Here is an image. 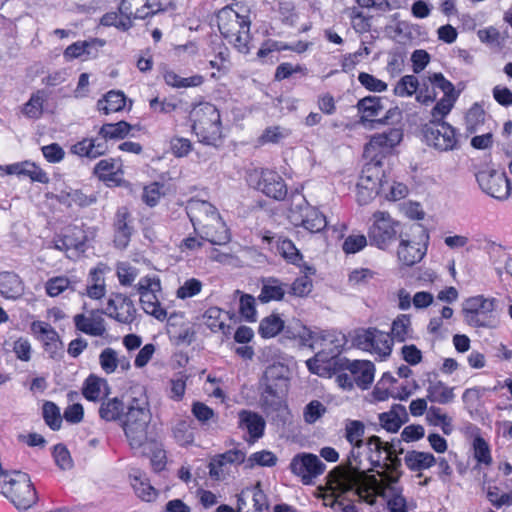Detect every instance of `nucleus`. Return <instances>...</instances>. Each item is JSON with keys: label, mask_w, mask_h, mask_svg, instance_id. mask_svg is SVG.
I'll use <instances>...</instances> for the list:
<instances>
[{"label": "nucleus", "mask_w": 512, "mask_h": 512, "mask_svg": "<svg viewBox=\"0 0 512 512\" xmlns=\"http://www.w3.org/2000/svg\"><path fill=\"white\" fill-rule=\"evenodd\" d=\"M152 415L146 400L133 399L122 424L126 439L132 450L145 454L147 447L156 442L155 427L151 424Z\"/></svg>", "instance_id": "1"}, {"label": "nucleus", "mask_w": 512, "mask_h": 512, "mask_svg": "<svg viewBox=\"0 0 512 512\" xmlns=\"http://www.w3.org/2000/svg\"><path fill=\"white\" fill-rule=\"evenodd\" d=\"M192 131L199 142L216 146L222 138V121L218 108L209 102L195 105L190 112Z\"/></svg>", "instance_id": "2"}, {"label": "nucleus", "mask_w": 512, "mask_h": 512, "mask_svg": "<svg viewBox=\"0 0 512 512\" xmlns=\"http://www.w3.org/2000/svg\"><path fill=\"white\" fill-rule=\"evenodd\" d=\"M216 18L221 35L239 52L249 53L251 40L249 17L242 16L230 6H226L218 11Z\"/></svg>", "instance_id": "3"}, {"label": "nucleus", "mask_w": 512, "mask_h": 512, "mask_svg": "<svg viewBox=\"0 0 512 512\" xmlns=\"http://www.w3.org/2000/svg\"><path fill=\"white\" fill-rule=\"evenodd\" d=\"M286 371L282 364H274L266 369L260 395V404L265 411H279L285 405L288 392V379L284 376Z\"/></svg>", "instance_id": "4"}, {"label": "nucleus", "mask_w": 512, "mask_h": 512, "mask_svg": "<svg viewBox=\"0 0 512 512\" xmlns=\"http://www.w3.org/2000/svg\"><path fill=\"white\" fill-rule=\"evenodd\" d=\"M359 449L352 446L346 469L341 473L340 480L343 484L356 486L360 497H373L381 491L383 486L376 476L366 474V470L362 468Z\"/></svg>", "instance_id": "5"}, {"label": "nucleus", "mask_w": 512, "mask_h": 512, "mask_svg": "<svg viewBox=\"0 0 512 512\" xmlns=\"http://www.w3.org/2000/svg\"><path fill=\"white\" fill-rule=\"evenodd\" d=\"M496 306L497 300L493 297H469L462 306L464 322L474 328H494L497 325Z\"/></svg>", "instance_id": "6"}, {"label": "nucleus", "mask_w": 512, "mask_h": 512, "mask_svg": "<svg viewBox=\"0 0 512 512\" xmlns=\"http://www.w3.org/2000/svg\"><path fill=\"white\" fill-rule=\"evenodd\" d=\"M14 477L3 480L1 484L2 494L20 510H27L37 501L36 490L31 483L28 474L15 471Z\"/></svg>", "instance_id": "7"}, {"label": "nucleus", "mask_w": 512, "mask_h": 512, "mask_svg": "<svg viewBox=\"0 0 512 512\" xmlns=\"http://www.w3.org/2000/svg\"><path fill=\"white\" fill-rule=\"evenodd\" d=\"M411 230H413L412 238L399 234L397 257L404 266H413L420 262L427 252L429 235L426 230L420 225H414Z\"/></svg>", "instance_id": "8"}, {"label": "nucleus", "mask_w": 512, "mask_h": 512, "mask_svg": "<svg viewBox=\"0 0 512 512\" xmlns=\"http://www.w3.org/2000/svg\"><path fill=\"white\" fill-rule=\"evenodd\" d=\"M356 108L361 114L360 124L366 126L369 123V127L373 128L374 124H398L402 121V111L399 107L390 108L384 117L375 119L384 110L382 98L378 96H367L360 99Z\"/></svg>", "instance_id": "9"}, {"label": "nucleus", "mask_w": 512, "mask_h": 512, "mask_svg": "<svg viewBox=\"0 0 512 512\" xmlns=\"http://www.w3.org/2000/svg\"><path fill=\"white\" fill-rule=\"evenodd\" d=\"M371 221L368 228L370 244L382 250L387 249L399 237L400 223L384 211L374 212Z\"/></svg>", "instance_id": "10"}, {"label": "nucleus", "mask_w": 512, "mask_h": 512, "mask_svg": "<svg viewBox=\"0 0 512 512\" xmlns=\"http://www.w3.org/2000/svg\"><path fill=\"white\" fill-rule=\"evenodd\" d=\"M300 339L303 346L309 349H320L319 352H325L341 350L345 347L348 342L347 336L340 331L337 330H320L315 329L311 330L308 328H303L302 333L300 334Z\"/></svg>", "instance_id": "11"}, {"label": "nucleus", "mask_w": 512, "mask_h": 512, "mask_svg": "<svg viewBox=\"0 0 512 512\" xmlns=\"http://www.w3.org/2000/svg\"><path fill=\"white\" fill-rule=\"evenodd\" d=\"M351 346L364 352H391L392 338L390 333L383 332L377 328H358L349 334Z\"/></svg>", "instance_id": "12"}, {"label": "nucleus", "mask_w": 512, "mask_h": 512, "mask_svg": "<svg viewBox=\"0 0 512 512\" xmlns=\"http://www.w3.org/2000/svg\"><path fill=\"white\" fill-rule=\"evenodd\" d=\"M248 182L263 194L275 200H283L287 195V186L276 171L254 169L248 175Z\"/></svg>", "instance_id": "13"}, {"label": "nucleus", "mask_w": 512, "mask_h": 512, "mask_svg": "<svg viewBox=\"0 0 512 512\" xmlns=\"http://www.w3.org/2000/svg\"><path fill=\"white\" fill-rule=\"evenodd\" d=\"M424 135L428 145L440 152L451 151L459 146L456 130L447 122L430 121L425 126Z\"/></svg>", "instance_id": "14"}, {"label": "nucleus", "mask_w": 512, "mask_h": 512, "mask_svg": "<svg viewBox=\"0 0 512 512\" xmlns=\"http://www.w3.org/2000/svg\"><path fill=\"white\" fill-rule=\"evenodd\" d=\"M403 139V130L399 127L389 128L386 131L371 135L369 142L365 145L364 152L373 160L391 154L393 149Z\"/></svg>", "instance_id": "15"}, {"label": "nucleus", "mask_w": 512, "mask_h": 512, "mask_svg": "<svg viewBox=\"0 0 512 512\" xmlns=\"http://www.w3.org/2000/svg\"><path fill=\"white\" fill-rule=\"evenodd\" d=\"M476 180L485 194L497 200H505L510 195L511 185L504 172L482 170L476 174Z\"/></svg>", "instance_id": "16"}, {"label": "nucleus", "mask_w": 512, "mask_h": 512, "mask_svg": "<svg viewBox=\"0 0 512 512\" xmlns=\"http://www.w3.org/2000/svg\"><path fill=\"white\" fill-rule=\"evenodd\" d=\"M289 468L301 478L303 484L310 485L313 479L324 472L325 464L314 454L299 453L292 458Z\"/></svg>", "instance_id": "17"}, {"label": "nucleus", "mask_w": 512, "mask_h": 512, "mask_svg": "<svg viewBox=\"0 0 512 512\" xmlns=\"http://www.w3.org/2000/svg\"><path fill=\"white\" fill-rule=\"evenodd\" d=\"M310 372L321 377H331L346 369L349 360L342 357L341 354H315L314 357L306 361Z\"/></svg>", "instance_id": "18"}, {"label": "nucleus", "mask_w": 512, "mask_h": 512, "mask_svg": "<svg viewBox=\"0 0 512 512\" xmlns=\"http://www.w3.org/2000/svg\"><path fill=\"white\" fill-rule=\"evenodd\" d=\"M133 217L126 206L119 207L113 218L114 245L116 248L125 249L133 233Z\"/></svg>", "instance_id": "19"}, {"label": "nucleus", "mask_w": 512, "mask_h": 512, "mask_svg": "<svg viewBox=\"0 0 512 512\" xmlns=\"http://www.w3.org/2000/svg\"><path fill=\"white\" fill-rule=\"evenodd\" d=\"M104 313L118 322L129 324L136 316L132 300L123 294H113L108 299Z\"/></svg>", "instance_id": "20"}, {"label": "nucleus", "mask_w": 512, "mask_h": 512, "mask_svg": "<svg viewBox=\"0 0 512 512\" xmlns=\"http://www.w3.org/2000/svg\"><path fill=\"white\" fill-rule=\"evenodd\" d=\"M73 322L77 331L89 336L102 337L107 331L105 319L99 310L76 314Z\"/></svg>", "instance_id": "21"}, {"label": "nucleus", "mask_w": 512, "mask_h": 512, "mask_svg": "<svg viewBox=\"0 0 512 512\" xmlns=\"http://www.w3.org/2000/svg\"><path fill=\"white\" fill-rule=\"evenodd\" d=\"M238 419V428L248 432L247 443L253 444L264 435L266 422L260 414L243 409L238 412Z\"/></svg>", "instance_id": "22"}, {"label": "nucleus", "mask_w": 512, "mask_h": 512, "mask_svg": "<svg viewBox=\"0 0 512 512\" xmlns=\"http://www.w3.org/2000/svg\"><path fill=\"white\" fill-rule=\"evenodd\" d=\"M187 214L196 229L220 216L215 206L204 200L192 199L187 205Z\"/></svg>", "instance_id": "23"}, {"label": "nucleus", "mask_w": 512, "mask_h": 512, "mask_svg": "<svg viewBox=\"0 0 512 512\" xmlns=\"http://www.w3.org/2000/svg\"><path fill=\"white\" fill-rule=\"evenodd\" d=\"M183 313H173L168 318V333L176 345H190L196 337L194 327L190 323H182L178 327L179 320H183Z\"/></svg>", "instance_id": "24"}, {"label": "nucleus", "mask_w": 512, "mask_h": 512, "mask_svg": "<svg viewBox=\"0 0 512 512\" xmlns=\"http://www.w3.org/2000/svg\"><path fill=\"white\" fill-rule=\"evenodd\" d=\"M203 324L213 333H220L228 338L231 335L232 327L228 321L230 317L227 312L219 307H209L202 315Z\"/></svg>", "instance_id": "25"}, {"label": "nucleus", "mask_w": 512, "mask_h": 512, "mask_svg": "<svg viewBox=\"0 0 512 512\" xmlns=\"http://www.w3.org/2000/svg\"><path fill=\"white\" fill-rule=\"evenodd\" d=\"M108 150V144H105L104 140L98 135L96 137L83 138L71 147V153L90 160L105 155Z\"/></svg>", "instance_id": "26"}, {"label": "nucleus", "mask_w": 512, "mask_h": 512, "mask_svg": "<svg viewBox=\"0 0 512 512\" xmlns=\"http://www.w3.org/2000/svg\"><path fill=\"white\" fill-rule=\"evenodd\" d=\"M199 229L202 239H205L212 245H226L231 240L230 231L221 216H218L209 223H205Z\"/></svg>", "instance_id": "27"}, {"label": "nucleus", "mask_w": 512, "mask_h": 512, "mask_svg": "<svg viewBox=\"0 0 512 512\" xmlns=\"http://www.w3.org/2000/svg\"><path fill=\"white\" fill-rule=\"evenodd\" d=\"M346 369L350 371L355 384L363 390L369 388L374 380L375 367L371 361H349V364L346 366Z\"/></svg>", "instance_id": "28"}, {"label": "nucleus", "mask_w": 512, "mask_h": 512, "mask_svg": "<svg viewBox=\"0 0 512 512\" xmlns=\"http://www.w3.org/2000/svg\"><path fill=\"white\" fill-rule=\"evenodd\" d=\"M81 280L75 276L61 275L52 277L45 283V291L50 297H57L65 292H78Z\"/></svg>", "instance_id": "29"}, {"label": "nucleus", "mask_w": 512, "mask_h": 512, "mask_svg": "<svg viewBox=\"0 0 512 512\" xmlns=\"http://www.w3.org/2000/svg\"><path fill=\"white\" fill-rule=\"evenodd\" d=\"M55 199L58 203L67 207L76 205L78 207H88L97 201V196L94 193L86 194L80 189L66 188L60 190Z\"/></svg>", "instance_id": "30"}, {"label": "nucleus", "mask_w": 512, "mask_h": 512, "mask_svg": "<svg viewBox=\"0 0 512 512\" xmlns=\"http://www.w3.org/2000/svg\"><path fill=\"white\" fill-rule=\"evenodd\" d=\"M401 465V460L397 457L395 446H393L392 454L386 455L382 462V466L378 467L383 470L381 472L378 471V475L381 477V480L379 481L383 486L381 490L384 489L385 485L398 482L402 475Z\"/></svg>", "instance_id": "31"}, {"label": "nucleus", "mask_w": 512, "mask_h": 512, "mask_svg": "<svg viewBox=\"0 0 512 512\" xmlns=\"http://www.w3.org/2000/svg\"><path fill=\"white\" fill-rule=\"evenodd\" d=\"M368 449V459L373 467L382 466L386 455L392 454L393 443L383 442L378 436H371L364 443Z\"/></svg>", "instance_id": "32"}, {"label": "nucleus", "mask_w": 512, "mask_h": 512, "mask_svg": "<svg viewBox=\"0 0 512 512\" xmlns=\"http://www.w3.org/2000/svg\"><path fill=\"white\" fill-rule=\"evenodd\" d=\"M381 176L380 160H376L375 163L364 166L357 184L361 188L373 187V190L385 191V184L382 182Z\"/></svg>", "instance_id": "33"}, {"label": "nucleus", "mask_w": 512, "mask_h": 512, "mask_svg": "<svg viewBox=\"0 0 512 512\" xmlns=\"http://www.w3.org/2000/svg\"><path fill=\"white\" fill-rule=\"evenodd\" d=\"M0 293L9 299H17L24 293V283L14 272L0 273Z\"/></svg>", "instance_id": "34"}, {"label": "nucleus", "mask_w": 512, "mask_h": 512, "mask_svg": "<svg viewBox=\"0 0 512 512\" xmlns=\"http://www.w3.org/2000/svg\"><path fill=\"white\" fill-rule=\"evenodd\" d=\"M379 420L387 431L396 432L408 420V414L403 405L397 404L390 411L380 414Z\"/></svg>", "instance_id": "35"}, {"label": "nucleus", "mask_w": 512, "mask_h": 512, "mask_svg": "<svg viewBox=\"0 0 512 512\" xmlns=\"http://www.w3.org/2000/svg\"><path fill=\"white\" fill-rule=\"evenodd\" d=\"M126 106V96L122 91L111 90L97 101V109L105 115L122 111Z\"/></svg>", "instance_id": "36"}, {"label": "nucleus", "mask_w": 512, "mask_h": 512, "mask_svg": "<svg viewBox=\"0 0 512 512\" xmlns=\"http://www.w3.org/2000/svg\"><path fill=\"white\" fill-rule=\"evenodd\" d=\"M33 330L40 334V339L46 352H57L63 349V343L59 339L57 332L49 324L44 322L33 323Z\"/></svg>", "instance_id": "37"}, {"label": "nucleus", "mask_w": 512, "mask_h": 512, "mask_svg": "<svg viewBox=\"0 0 512 512\" xmlns=\"http://www.w3.org/2000/svg\"><path fill=\"white\" fill-rule=\"evenodd\" d=\"M131 485L138 498L145 502H152L158 497V491L150 484L149 479L137 471L130 476Z\"/></svg>", "instance_id": "38"}, {"label": "nucleus", "mask_w": 512, "mask_h": 512, "mask_svg": "<svg viewBox=\"0 0 512 512\" xmlns=\"http://www.w3.org/2000/svg\"><path fill=\"white\" fill-rule=\"evenodd\" d=\"M404 463L411 471H422L436 464V458L428 452L416 450L408 451L404 456Z\"/></svg>", "instance_id": "39"}, {"label": "nucleus", "mask_w": 512, "mask_h": 512, "mask_svg": "<svg viewBox=\"0 0 512 512\" xmlns=\"http://www.w3.org/2000/svg\"><path fill=\"white\" fill-rule=\"evenodd\" d=\"M426 397L431 402L445 405L454 400V388L441 381H429Z\"/></svg>", "instance_id": "40"}, {"label": "nucleus", "mask_w": 512, "mask_h": 512, "mask_svg": "<svg viewBox=\"0 0 512 512\" xmlns=\"http://www.w3.org/2000/svg\"><path fill=\"white\" fill-rule=\"evenodd\" d=\"M130 130L131 125L126 121L105 123L100 127L98 136L104 140L105 144H108L109 140L124 139L129 134Z\"/></svg>", "instance_id": "41"}, {"label": "nucleus", "mask_w": 512, "mask_h": 512, "mask_svg": "<svg viewBox=\"0 0 512 512\" xmlns=\"http://www.w3.org/2000/svg\"><path fill=\"white\" fill-rule=\"evenodd\" d=\"M160 292L145 293L140 297L142 309L149 315L153 316L159 321L167 319V311L162 307L159 301Z\"/></svg>", "instance_id": "42"}, {"label": "nucleus", "mask_w": 512, "mask_h": 512, "mask_svg": "<svg viewBox=\"0 0 512 512\" xmlns=\"http://www.w3.org/2000/svg\"><path fill=\"white\" fill-rule=\"evenodd\" d=\"M125 406L121 399L114 397L102 401L99 407V416L105 421H116L120 419Z\"/></svg>", "instance_id": "43"}, {"label": "nucleus", "mask_w": 512, "mask_h": 512, "mask_svg": "<svg viewBox=\"0 0 512 512\" xmlns=\"http://www.w3.org/2000/svg\"><path fill=\"white\" fill-rule=\"evenodd\" d=\"M119 172H121V163L113 158L100 160L93 170V173L104 181H115Z\"/></svg>", "instance_id": "44"}, {"label": "nucleus", "mask_w": 512, "mask_h": 512, "mask_svg": "<svg viewBox=\"0 0 512 512\" xmlns=\"http://www.w3.org/2000/svg\"><path fill=\"white\" fill-rule=\"evenodd\" d=\"M163 78L167 85L177 89L197 87L204 82V77L202 75L197 74L184 78L172 70L165 71Z\"/></svg>", "instance_id": "45"}, {"label": "nucleus", "mask_w": 512, "mask_h": 512, "mask_svg": "<svg viewBox=\"0 0 512 512\" xmlns=\"http://www.w3.org/2000/svg\"><path fill=\"white\" fill-rule=\"evenodd\" d=\"M284 295V285L280 283L279 280L270 278L266 282H264L258 299L262 303H267L270 301H279L283 299Z\"/></svg>", "instance_id": "46"}, {"label": "nucleus", "mask_w": 512, "mask_h": 512, "mask_svg": "<svg viewBox=\"0 0 512 512\" xmlns=\"http://www.w3.org/2000/svg\"><path fill=\"white\" fill-rule=\"evenodd\" d=\"M302 226L312 233H318L326 228L327 220L322 212L310 207L306 209L303 215Z\"/></svg>", "instance_id": "47"}, {"label": "nucleus", "mask_w": 512, "mask_h": 512, "mask_svg": "<svg viewBox=\"0 0 512 512\" xmlns=\"http://www.w3.org/2000/svg\"><path fill=\"white\" fill-rule=\"evenodd\" d=\"M146 3V0H121L119 12L123 16L129 17L132 22L134 19H145L147 18Z\"/></svg>", "instance_id": "48"}, {"label": "nucleus", "mask_w": 512, "mask_h": 512, "mask_svg": "<svg viewBox=\"0 0 512 512\" xmlns=\"http://www.w3.org/2000/svg\"><path fill=\"white\" fill-rule=\"evenodd\" d=\"M284 328V321L277 314L264 317L259 324L258 333L262 338L275 337Z\"/></svg>", "instance_id": "49"}, {"label": "nucleus", "mask_w": 512, "mask_h": 512, "mask_svg": "<svg viewBox=\"0 0 512 512\" xmlns=\"http://www.w3.org/2000/svg\"><path fill=\"white\" fill-rule=\"evenodd\" d=\"M118 354H100L101 368L107 373H113L119 367L122 371L130 368V359L124 355L120 358Z\"/></svg>", "instance_id": "50"}, {"label": "nucleus", "mask_w": 512, "mask_h": 512, "mask_svg": "<svg viewBox=\"0 0 512 512\" xmlns=\"http://www.w3.org/2000/svg\"><path fill=\"white\" fill-rule=\"evenodd\" d=\"M411 321L410 317L405 314H400L392 323L391 338L394 341L404 342L410 332Z\"/></svg>", "instance_id": "51"}, {"label": "nucleus", "mask_w": 512, "mask_h": 512, "mask_svg": "<svg viewBox=\"0 0 512 512\" xmlns=\"http://www.w3.org/2000/svg\"><path fill=\"white\" fill-rule=\"evenodd\" d=\"M418 89V78L414 75H405L395 85L393 93L398 97H410L417 93Z\"/></svg>", "instance_id": "52"}, {"label": "nucleus", "mask_w": 512, "mask_h": 512, "mask_svg": "<svg viewBox=\"0 0 512 512\" xmlns=\"http://www.w3.org/2000/svg\"><path fill=\"white\" fill-rule=\"evenodd\" d=\"M42 415L45 423L54 431L59 430L62 424V416L59 407L51 402L46 401L42 407Z\"/></svg>", "instance_id": "53"}, {"label": "nucleus", "mask_w": 512, "mask_h": 512, "mask_svg": "<svg viewBox=\"0 0 512 512\" xmlns=\"http://www.w3.org/2000/svg\"><path fill=\"white\" fill-rule=\"evenodd\" d=\"M465 120L467 131H469L470 133H474L477 132L480 126H482L485 123L486 113L480 105L474 104L468 110Z\"/></svg>", "instance_id": "54"}, {"label": "nucleus", "mask_w": 512, "mask_h": 512, "mask_svg": "<svg viewBox=\"0 0 512 512\" xmlns=\"http://www.w3.org/2000/svg\"><path fill=\"white\" fill-rule=\"evenodd\" d=\"M192 413L202 426H210L218 421V415L202 402H195L192 405Z\"/></svg>", "instance_id": "55"}, {"label": "nucleus", "mask_w": 512, "mask_h": 512, "mask_svg": "<svg viewBox=\"0 0 512 512\" xmlns=\"http://www.w3.org/2000/svg\"><path fill=\"white\" fill-rule=\"evenodd\" d=\"M345 431V437L352 446L361 448L364 445V441L362 440L364 435V424L361 421H349L346 424Z\"/></svg>", "instance_id": "56"}, {"label": "nucleus", "mask_w": 512, "mask_h": 512, "mask_svg": "<svg viewBox=\"0 0 512 512\" xmlns=\"http://www.w3.org/2000/svg\"><path fill=\"white\" fill-rule=\"evenodd\" d=\"M482 488L486 490V497L494 507L500 508L502 506L512 505V491L500 494V489L497 486L489 485L485 487V485H483Z\"/></svg>", "instance_id": "57"}, {"label": "nucleus", "mask_w": 512, "mask_h": 512, "mask_svg": "<svg viewBox=\"0 0 512 512\" xmlns=\"http://www.w3.org/2000/svg\"><path fill=\"white\" fill-rule=\"evenodd\" d=\"M44 95L42 91H37L25 103L22 111L23 114L32 119H38L43 113Z\"/></svg>", "instance_id": "58"}, {"label": "nucleus", "mask_w": 512, "mask_h": 512, "mask_svg": "<svg viewBox=\"0 0 512 512\" xmlns=\"http://www.w3.org/2000/svg\"><path fill=\"white\" fill-rule=\"evenodd\" d=\"M276 463L277 457L273 452L262 450L251 454L246 461V466L248 468H253L256 465L263 467H273L276 465Z\"/></svg>", "instance_id": "59"}, {"label": "nucleus", "mask_w": 512, "mask_h": 512, "mask_svg": "<svg viewBox=\"0 0 512 512\" xmlns=\"http://www.w3.org/2000/svg\"><path fill=\"white\" fill-rule=\"evenodd\" d=\"M116 274L122 286H131L139 275V270L128 262H119Z\"/></svg>", "instance_id": "60"}, {"label": "nucleus", "mask_w": 512, "mask_h": 512, "mask_svg": "<svg viewBox=\"0 0 512 512\" xmlns=\"http://www.w3.org/2000/svg\"><path fill=\"white\" fill-rule=\"evenodd\" d=\"M100 24L107 27L114 26L122 31H127L133 26L129 17L118 15L116 12L105 13L100 19Z\"/></svg>", "instance_id": "61"}, {"label": "nucleus", "mask_w": 512, "mask_h": 512, "mask_svg": "<svg viewBox=\"0 0 512 512\" xmlns=\"http://www.w3.org/2000/svg\"><path fill=\"white\" fill-rule=\"evenodd\" d=\"M277 250L283 258L292 264H297L302 258L294 243L286 238H279L277 242Z\"/></svg>", "instance_id": "62"}, {"label": "nucleus", "mask_w": 512, "mask_h": 512, "mask_svg": "<svg viewBox=\"0 0 512 512\" xmlns=\"http://www.w3.org/2000/svg\"><path fill=\"white\" fill-rule=\"evenodd\" d=\"M456 97L454 96H446L442 97L436 105L433 107L431 111L432 120L431 121H439L444 122L443 119L447 116L452 110L454 103L456 101Z\"/></svg>", "instance_id": "63"}, {"label": "nucleus", "mask_w": 512, "mask_h": 512, "mask_svg": "<svg viewBox=\"0 0 512 512\" xmlns=\"http://www.w3.org/2000/svg\"><path fill=\"white\" fill-rule=\"evenodd\" d=\"M239 314L244 318L247 322H255L256 321V306H255V298L249 294H241L239 299Z\"/></svg>", "instance_id": "64"}]
</instances>
